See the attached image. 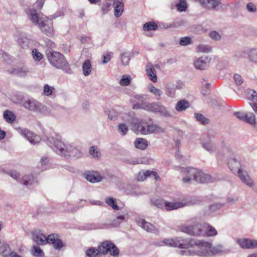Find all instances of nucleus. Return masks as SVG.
Returning a JSON list of instances; mask_svg holds the SVG:
<instances>
[{"label":"nucleus","instance_id":"nucleus-1","mask_svg":"<svg viewBox=\"0 0 257 257\" xmlns=\"http://www.w3.org/2000/svg\"><path fill=\"white\" fill-rule=\"evenodd\" d=\"M154 244L158 246L167 245L184 248V250H180L179 252V253L181 255L210 256L211 243L203 240L192 238L185 239L182 237H177L157 241L154 243Z\"/></svg>","mask_w":257,"mask_h":257},{"label":"nucleus","instance_id":"nucleus-2","mask_svg":"<svg viewBox=\"0 0 257 257\" xmlns=\"http://www.w3.org/2000/svg\"><path fill=\"white\" fill-rule=\"evenodd\" d=\"M47 145L56 154L68 158H79L82 156L80 150L71 144H64L60 136L47 137L43 139Z\"/></svg>","mask_w":257,"mask_h":257},{"label":"nucleus","instance_id":"nucleus-3","mask_svg":"<svg viewBox=\"0 0 257 257\" xmlns=\"http://www.w3.org/2000/svg\"><path fill=\"white\" fill-rule=\"evenodd\" d=\"M28 16L31 22L37 26L45 34L51 36L54 34L52 19H55L58 16H52V19L40 15L34 9H30L27 13Z\"/></svg>","mask_w":257,"mask_h":257},{"label":"nucleus","instance_id":"nucleus-4","mask_svg":"<svg viewBox=\"0 0 257 257\" xmlns=\"http://www.w3.org/2000/svg\"><path fill=\"white\" fill-rule=\"evenodd\" d=\"M23 95L19 94L13 96L12 100L16 103H22V106L30 111L43 114L49 113V110L47 106L34 98H28L23 100Z\"/></svg>","mask_w":257,"mask_h":257},{"label":"nucleus","instance_id":"nucleus-5","mask_svg":"<svg viewBox=\"0 0 257 257\" xmlns=\"http://www.w3.org/2000/svg\"><path fill=\"white\" fill-rule=\"evenodd\" d=\"M181 172L185 176L183 178L184 183H188L192 180L201 183H207L213 181L210 175L204 174L196 168L186 167L181 168Z\"/></svg>","mask_w":257,"mask_h":257},{"label":"nucleus","instance_id":"nucleus-6","mask_svg":"<svg viewBox=\"0 0 257 257\" xmlns=\"http://www.w3.org/2000/svg\"><path fill=\"white\" fill-rule=\"evenodd\" d=\"M46 56L49 63L53 67L61 69L69 74L73 73L69 64L62 54L52 50H47Z\"/></svg>","mask_w":257,"mask_h":257},{"label":"nucleus","instance_id":"nucleus-7","mask_svg":"<svg viewBox=\"0 0 257 257\" xmlns=\"http://www.w3.org/2000/svg\"><path fill=\"white\" fill-rule=\"evenodd\" d=\"M132 124L133 131L137 133H140L142 135L160 134L165 132L163 127L153 123L143 125L137 118L132 119Z\"/></svg>","mask_w":257,"mask_h":257},{"label":"nucleus","instance_id":"nucleus-8","mask_svg":"<svg viewBox=\"0 0 257 257\" xmlns=\"http://www.w3.org/2000/svg\"><path fill=\"white\" fill-rule=\"evenodd\" d=\"M146 111L159 113L165 117L172 115L168 108L159 102H147Z\"/></svg>","mask_w":257,"mask_h":257},{"label":"nucleus","instance_id":"nucleus-9","mask_svg":"<svg viewBox=\"0 0 257 257\" xmlns=\"http://www.w3.org/2000/svg\"><path fill=\"white\" fill-rule=\"evenodd\" d=\"M101 254H106L109 253L111 255L116 257L119 254V250L117 246L110 240H105L98 246Z\"/></svg>","mask_w":257,"mask_h":257},{"label":"nucleus","instance_id":"nucleus-10","mask_svg":"<svg viewBox=\"0 0 257 257\" xmlns=\"http://www.w3.org/2000/svg\"><path fill=\"white\" fill-rule=\"evenodd\" d=\"M180 230L191 236H201L203 234L202 225L199 223H195L193 225H181L179 227Z\"/></svg>","mask_w":257,"mask_h":257},{"label":"nucleus","instance_id":"nucleus-11","mask_svg":"<svg viewBox=\"0 0 257 257\" xmlns=\"http://www.w3.org/2000/svg\"><path fill=\"white\" fill-rule=\"evenodd\" d=\"M16 130L19 133L28 140L29 142L33 145L38 143L41 140L39 136L35 134L26 128L18 127Z\"/></svg>","mask_w":257,"mask_h":257},{"label":"nucleus","instance_id":"nucleus-12","mask_svg":"<svg viewBox=\"0 0 257 257\" xmlns=\"http://www.w3.org/2000/svg\"><path fill=\"white\" fill-rule=\"evenodd\" d=\"M20 182L23 185L27 187H30L34 185L39 184L38 180L36 176L32 174L26 175L22 177Z\"/></svg>","mask_w":257,"mask_h":257},{"label":"nucleus","instance_id":"nucleus-13","mask_svg":"<svg viewBox=\"0 0 257 257\" xmlns=\"http://www.w3.org/2000/svg\"><path fill=\"white\" fill-rule=\"evenodd\" d=\"M137 224L147 232L157 234L159 229L152 224L146 221L145 219L139 218L136 220Z\"/></svg>","mask_w":257,"mask_h":257},{"label":"nucleus","instance_id":"nucleus-14","mask_svg":"<svg viewBox=\"0 0 257 257\" xmlns=\"http://www.w3.org/2000/svg\"><path fill=\"white\" fill-rule=\"evenodd\" d=\"M49 244H52L53 247L56 250H60L64 246V244L62 240L59 238L57 234H51L48 235Z\"/></svg>","mask_w":257,"mask_h":257},{"label":"nucleus","instance_id":"nucleus-15","mask_svg":"<svg viewBox=\"0 0 257 257\" xmlns=\"http://www.w3.org/2000/svg\"><path fill=\"white\" fill-rule=\"evenodd\" d=\"M83 175L87 181L92 183H99L102 181L101 175L97 171H86Z\"/></svg>","mask_w":257,"mask_h":257},{"label":"nucleus","instance_id":"nucleus-16","mask_svg":"<svg viewBox=\"0 0 257 257\" xmlns=\"http://www.w3.org/2000/svg\"><path fill=\"white\" fill-rule=\"evenodd\" d=\"M33 240L37 244L44 245L48 243V236L46 237L41 230H36L32 232Z\"/></svg>","mask_w":257,"mask_h":257},{"label":"nucleus","instance_id":"nucleus-17","mask_svg":"<svg viewBox=\"0 0 257 257\" xmlns=\"http://www.w3.org/2000/svg\"><path fill=\"white\" fill-rule=\"evenodd\" d=\"M200 5L204 8L217 10V7L221 4L220 0H198Z\"/></svg>","mask_w":257,"mask_h":257},{"label":"nucleus","instance_id":"nucleus-18","mask_svg":"<svg viewBox=\"0 0 257 257\" xmlns=\"http://www.w3.org/2000/svg\"><path fill=\"white\" fill-rule=\"evenodd\" d=\"M242 182L244 183L248 187L252 188L254 186V183L251 178L248 175L246 171H243L242 169L237 173Z\"/></svg>","mask_w":257,"mask_h":257},{"label":"nucleus","instance_id":"nucleus-19","mask_svg":"<svg viewBox=\"0 0 257 257\" xmlns=\"http://www.w3.org/2000/svg\"><path fill=\"white\" fill-rule=\"evenodd\" d=\"M209 62L210 59L207 56H202L194 62V66L197 69L204 70L208 66Z\"/></svg>","mask_w":257,"mask_h":257},{"label":"nucleus","instance_id":"nucleus-20","mask_svg":"<svg viewBox=\"0 0 257 257\" xmlns=\"http://www.w3.org/2000/svg\"><path fill=\"white\" fill-rule=\"evenodd\" d=\"M228 166L231 171L234 174H237L241 170V164L239 161L234 157L229 159L228 161Z\"/></svg>","mask_w":257,"mask_h":257},{"label":"nucleus","instance_id":"nucleus-21","mask_svg":"<svg viewBox=\"0 0 257 257\" xmlns=\"http://www.w3.org/2000/svg\"><path fill=\"white\" fill-rule=\"evenodd\" d=\"M151 176L154 177L156 180H157L159 178L158 174L156 172L148 170L139 172L137 175V180L139 181H143L148 177Z\"/></svg>","mask_w":257,"mask_h":257},{"label":"nucleus","instance_id":"nucleus-22","mask_svg":"<svg viewBox=\"0 0 257 257\" xmlns=\"http://www.w3.org/2000/svg\"><path fill=\"white\" fill-rule=\"evenodd\" d=\"M202 147L210 153L212 154L217 151V147L215 144L210 139L203 141L201 142Z\"/></svg>","mask_w":257,"mask_h":257},{"label":"nucleus","instance_id":"nucleus-23","mask_svg":"<svg viewBox=\"0 0 257 257\" xmlns=\"http://www.w3.org/2000/svg\"><path fill=\"white\" fill-rule=\"evenodd\" d=\"M147 74L153 82H156L157 81V76L156 71L154 66L151 64H148L146 66Z\"/></svg>","mask_w":257,"mask_h":257},{"label":"nucleus","instance_id":"nucleus-24","mask_svg":"<svg viewBox=\"0 0 257 257\" xmlns=\"http://www.w3.org/2000/svg\"><path fill=\"white\" fill-rule=\"evenodd\" d=\"M29 69L26 67H18L17 68H13L9 71V73L16 75L20 77H25L29 72Z\"/></svg>","mask_w":257,"mask_h":257},{"label":"nucleus","instance_id":"nucleus-25","mask_svg":"<svg viewBox=\"0 0 257 257\" xmlns=\"http://www.w3.org/2000/svg\"><path fill=\"white\" fill-rule=\"evenodd\" d=\"M210 256L215 255L218 253H228L230 252V249H225L220 244H218L215 246L210 247Z\"/></svg>","mask_w":257,"mask_h":257},{"label":"nucleus","instance_id":"nucleus-26","mask_svg":"<svg viewBox=\"0 0 257 257\" xmlns=\"http://www.w3.org/2000/svg\"><path fill=\"white\" fill-rule=\"evenodd\" d=\"M190 106V103L187 100L181 99L176 103L175 109L178 112H181L186 110Z\"/></svg>","mask_w":257,"mask_h":257},{"label":"nucleus","instance_id":"nucleus-27","mask_svg":"<svg viewBox=\"0 0 257 257\" xmlns=\"http://www.w3.org/2000/svg\"><path fill=\"white\" fill-rule=\"evenodd\" d=\"M187 203H183V202H169L166 201L165 209L167 211H171L178 208H180L182 207L186 206Z\"/></svg>","mask_w":257,"mask_h":257},{"label":"nucleus","instance_id":"nucleus-28","mask_svg":"<svg viewBox=\"0 0 257 257\" xmlns=\"http://www.w3.org/2000/svg\"><path fill=\"white\" fill-rule=\"evenodd\" d=\"M114 6V16L116 18L119 17L123 11V4L121 2L115 0Z\"/></svg>","mask_w":257,"mask_h":257},{"label":"nucleus","instance_id":"nucleus-29","mask_svg":"<svg viewBox=\"0 0 257 257\" xmlns=\"http://www.w3.org/2000/svg\"><path fill=\"white\" fill-rule=\"evenodd\" d=\"M135 147L142 150H145L148 146V142L143 138H138L134 142Z\"/></svg>","mask_w":257,"mask_h":257},{"label":"nucleus","instance_id":"nucleus-30","mask_svg":"<svg viewBox=\"0 0 257 257\" xmlns=\"http://www.w3.org/2000/svg\"><path fill=\"white\" fill-rule=\"evenodd\" d=\"M17 42L22 48L27 49L29 47L30 40L26 37L21 36L18 38Z\"/></svg>","mask_w":257,"mask_h":257},{"label":"nucleus","instance_id":"nucleus-31","mask_svg":"<svg viewBox=\"0 0 257 257\" xmlns=\"http://www.w3.org/2000/svg\"><path fill=\"white\" fill-rule=\"evenodd\" d=\"M92 69V66L90 61L88 59L86 60L82 64L83 74L85 76H88Z\"/></svg>","mask_w":257,"mask_h":257},{"label":"nucleus","instance_id":"nucleus-32","mask_svg":"<svg viewBox=\"0 0 257 257\" xmlns=\"http://www.w3.org/2000/svg\"><path fill=\"white\" fill-rule=\"evenodd\" d=\"M249 48H244L243 49L236 51L235 53L234 57L236 59H241L248 58L249 57Z\"/></svg>","mask_w":257,"mask_h":257},{"label":"nucleus","instance_id":"nucleus-33","mask_svg":"<svg viewBox=\"0 0 257 257\" xmlns=\"http://www.w3.org/2000/svg\"><path fill=\"white\" fill-rule=\"evenodd\" d=\"M185 24V22L182 19H177L173 23L171 24H164L163 26L166 29L170 28H177Z\"/></svg>","mask_w":257,"mask_h":257},{"label":"nucleus","instance_id":"nucleus-34","mask_svg":"<svg viewBox=\"0 0 257 257\" xmlns=\"http://www.w3.org/2000/svg\"><path fill=\"white\" fill-rule=\"evenodd\" d=\"M86 255L87 257H101V253L99 249L91 247L86 250Z\"/></svg>","mask_w":257,"mask_h":257},{"label":"nucleus","instance_id":"nucleus-35","mask_svg":"<svg viewBox=\"0 0 257 257\" xmlns=\"http://www.w3.org/2000/svg\"><path fill=\"white\" fill-rule=\"evenodd\" d=\"M115 0H105L101 8L103 14H106L110 9L111 5H114Z\"/></svg>","mask_w":257,"mask_h":257},{"label":"nucleus","instance_id":"nucleus-36","mask_svg":"<svg viewBox=\"0 0 257 257\" xmlns=\"http://www.w3.org/2000/svg\"><path fill=\"white\" fill-rule=\"evenodd\" d=\"M0 250L2 251V255L4 257L11 256V254L13 252L11 251V248L7 243L3 244L0 247Z\"/></svg>","mask_w":257,"mask_h":257},{"label":"nucleus","instance_id":"nucleus-37","mask_svg":"<svg viewBox=\"0 0 257 257\" xmlns=\"http://www.w3.org/2000/svg\"><path fill=\"white\" fill-rule=\"evenodd\" d=\"M158 28L157 24L153 22H147L143 25V29L145 31H156Z\"/></svg>","mask_w":257,"mask_h":257},{"label":"nucleus","instance_id":"nucleus-38","mask_svg":"<svg viewBox=\"0 0 257 257\" xmlns=\"http://www.w3.org/2000/svg\"><path fill=\"white\" fill-rule=\"evenodd\" d=\"M166 94L171 98L175 96V90L173 85L167 84L165 87Z\"/></svg>","mask_w":257,"mask_h":257},{"label":"nucleus","instance_id":"nucleus-39","mask_svg":"<svg viewBox=\"0 0 257 257\" xmlns=\"http://www.w3.org/2000/svg\"><path fill=\"white\" fill-rule=\"evenodd\" d=\"M105 203L110 206L113 210H118L119 206L116 203V199L113 197H107L105 199Z\"/></svg>","mask_w":257,"mask_h":257},{"label":"nucleus","instance_id":"nucleus-40","mask_svg":"<svg viewBox=\"0 0 257 257\" xmlns=\"http://www.w3.org/2000/svg\"><path fill=\"white\" fill-rule=\"evenodd\" d=\"M90 155L94 159H99L101 157V152L98 148L94 146H91L89 149Z\"/></svg>","mask_w":257,"mask_h":257},{"label":"nucleus","instance_id":"nucleus-41","mask_svg":"<svg viewBox=\"0 0 257 257\" xmlns=\"http://www.w3.org/2000/svg\"><path fill=\"white\" fill-rule=\"evenodd\" d=\"M120 60L123 65H127L131 60V53L128 52L121 53L120 54Z\"/></svg>","mask_w":257,"mask_h":257},{"label":"nucleus","instance_id":"nucleus-42","mask_svg":"<svg viewBox=\"0 0 257 257\" xmlns=\"http://www.w3.org/2000/svg\"><path fill=\"white\" fill-rule=\"evenodd\" d=\"M149 90L155 95L157 100H159L160 99L161 96L163 94V92L160 89L157 88L153 85H151L149 86Z\"/></svg>","mask_w":257,"mask_h":257},{"label":"nucleus","instance_id":"nucleus-43","mask_svg":"<svg viewBox=\"0 0 257 257\" xmlns=\"http://www.w3.org/2000/svg\"><path fill=\"white\" fill-rule=\"evenodd\" d=\"M167 201L162 199H151V202L158 208L163 209L165 208Z\"/></svg>","mask_w":257,"mask_h":257},{"label":"nucleus","instance_id":"nucleus-44","mask_svg":"<svg viewBox=\"0 0 257 257\" xmlns=\"http://www.w3.org/2000/svg\"><path fill=\"white\" fill-rule=\"evenodd\" d=\"M4 117L9 123L13 122L16 119V116L10 111L6 110L4 113Z\"/></svg>","mask_w":257,"mask_h":257},{"label":"nucleus","instance_id":"nucleus-45","mask_svg":"<svg viewBox=\"0 0 257 257\" xmlns=\"http://www.w3.org/2000/svg\"><path fill=\"white\" fill-rule=\"evenodd\" d=\"M249 242L248 238H240L237 240V244L243 249H249Z\"/></svg>","mask_w":257,"mask_h":257},{"label":"nucleus","instance_id":"nucleus-46","mask_svg":"<svg viewBox=\"0 0 257 257\" xmlns=\"http://www.w3.org/2000/svg\"><path fill=\"white\" fill-rule=\"evenodd\" d=\"M248 59L251 62L257 63V48H249Z\"/></svg>","mask_w":257,"mask_h":257},{"label":"nucleus","instance_id":"nucleus-47","mask_svg":"<svg viewBox=\"0 0 257 257\" xmlns=\"http://www.w3.org/2000/svg\"><path fill=\"white\" fill-rule=\"evenodd\" d=\"M194 117L198 121L202 124L205 125L209 122V120L201 113H195Z\"/></svg>","mask_w":257,"mask_h":257},{"label":"nucleus","instance_id":"nucleus-48","mask_svg":"<svg viewBox=\"0 0 257 257\" xmlns=\"http://www.w3.org/2000/svg\"><path fill=\"white\" fill-rule=\"evenodd\" d=\"M233 79L235 84L241 88L244 87V80L242 77L238 74H235L233 76Z\"/></svg>","mask_w":257,"mask_h":257},{"label":"nucleus","instance_id":"nucleus-49","mask_svg":"<svg viewBox=\"0 0 257 257\" xmlns=\"http://www.w3.org/2000/svg\"><path fill=\"white\" fill-rule=\"evenodd\" d=\"M176 6L178 11L181 12L185 11L187 7L186 0H180Z\"/></svg>","mask_w":257,"mask_h":257},{"label":"nucleus","instance_id":"nucleus-50","mask_svg":"<svg viewBox=\"0 0 257 257\" xmlns=\"http://www.w3.org/2000/svg\"><path fill=\"white\" fill-rule=\"evenodd\" d=\"M244 121L251 124H254L256 123L255 115L252 112H249L246 114Z\"/></svg>","mask_w":257,"mask_h":257},{"label":"nucleus","instance_id":"nucleus-51","mask_svg":"<svg viewBox=\"0 0 257 257\" xmlns=\"http://www.w3.org/2000/svg\"><path fill=\"white\" fill-rule=\"evenodd\" d=\"M32 254L37 257H42L44 256V253L42 249L39 247L37 246H34L32 249Z\"/></svg>","mask_w":257,"mask_h":257},{"label":"nucleus","instance_id":"nucleus-52","mask_svg":"<svg viewBox=\"0 0 257 257\" xmlns=\"http://www.w3.org/2000/svg\"><path fill=\"white\" fill-rule=\"evenodd\" d=\"M108 118L111 120H115L117 119V113L113 109L107 110L105 111Z\"/></svg>","mask_w":257,"mask_h":257},{"label":"nucleus","instance_id":"nucleus-53","mask_svg":"<svg viewBox=\"0 0 257 257\" xmlns=\"http://www.w3.org/2000/svg\"><path fill=\"white\" fill-rule=\"evenodd\" d=\"M32 54L33 59L36 61H40L43 58V55L37 49L33 50Z\"/></svg>","mask_w":257,"mask_h":257},{"label":"nucleus","instance_id":"nucleus-54","mask_svg":"<svg viewBox=\"0 0 257 257\" xmlns=\"http://www.w3.org/2000/svg\"><path fill=\"white\" fill-rule=\"evenodd\" d=\"M131 82V77L129 75H123L121 79L120 80L119 84L121 86H127Z\"/></svg>","mask_w":257,"mask_h":257},{"label":"nucleus","instance_id":"nucleus-55","mask_svg":"<svg viewBox=\"0 0 257 257\" xmlns=\"http://www.w3.org/2000/svg\"><path fill=\"white\" fill-rule=\"evenodd\" d=\"M64 207H66L65 210L67 212H75L79 209L77 206L69 204L68 202L64 203Z\"/></svg>","mask_w":257,"mask_h":257},{"label":"nucleus","instance_id":"nucleus-56","mask_svg":"<svg viewBox=\"0 0 257 257\" xmlns=\"http://www.w3.org/2000/svg\"><path fill=\"white\" fill-rule=\"evenodd\" d=\"M248 99L252 101H257V92L253 90H249L247 93Z\"/></svg>","mask_w":257,"mask_h":257},{"label":"nucleus","instance_id":"nucleus-57","mask_svg":"<svg viewBox=\"0 0 257 257\" xmlns=\"http://www.w3.org/2000/svg\"><path fill=\"white\" fill-rule=\"evenodd\" d=\"M217 233V231L213 226L208 225L206 228V234L207 236H214Z\"/></svg>","mask_w":257,"mask_h":257},{"label":"nucleus","instance_id":"nucleus-58","mask_svg":"<svg viewBox=\"0 0 257 257\" xmlns=\"http://www.w3.org/2000/svg\"><path fill=\"white\" fill-rule=\"evenodd\" d=\"M118 131L122 135H125L128 132V127L124 123H120L118 126Z\"/></svg>","mask_w":257,"mask_h":257},{"label":"nucleus","instance_id":"nucleus-59","mask_svg":"<svg viewBox=\"0 0 257 257\" xmlns=\"http://www.w3.org/2000/svg\"><path fill=\"white\" fill-rule=\"evenodd\" d=\"M197 51L200 52L207 53L211 50L210 47L205 45H200L197 47Z\"/></svg>","mask_w":257,"mask_h":257},{"label":"nucleus","instance_id":"nucleus-60","mask_svg":"<svg viewBox=\"0 0 257 257\" xmlns=\"http://www.w3.org/2000/svg\"><path fill=\"white\" fill-rule=\"evenodd\" d=\"M192 40L189 37H182L180 39L179 44L182 46H186L191 44Z\"/></svg>","mask_w":257,"mask_h":257},{"label":"nucleus","instance_id":"nucleus-61","mask_svg":"<svg viewBox=\"0 0 257 257\" xmlns=\"http://www.w3.org/2000/svg\"><path fill=\"white\" fill-rule=\"evenodd\" d=\"M53 90L54 88L48 84H45L44 86V94L45 95L49 96L51 95Z\"/></svg>","mask_w":257,"mask_h":257},{"label":"nucleus","instance_id":"nucleus-62","mask_svg":"<svg viewBox=\"0 0 257 257\" xmlns=\"http://www.w3.org/2000/svg\"><path fill=\"white\" fill-rule=\"evenodd\" d=\"M147 107V102H142L141 103H137L134 104L133 106V109H143L145 110H146Z\"/></svg>","mask_w":257,"mask_h":257},{"label":"nucleus","instance_id":"nucleus-63","mask_svg":"<svg viewBox=\"0 0 257 257\" xmlns=\"http://www.w3.org/2000/svg\"><path fill=\"white\" fill-rule=\"evenodd\" d=\"M101 178H102V180H105L109 182L112 180L113 178V175L109 172H105L102 173V175H101Z\"/></svg>","mask_w":257,"mask_h":257},{"label":"nucleus","instance_id":"nucleus-64","mask_svg":"<svg viewBox=\"0 0 257 257\" xmlns=\"http://www.w3.org/2000/svg\"><path fill=\"white\" fill-rule=\"evenodd\" d=\"M209 36L212 39L215 41H219L221 38L219 33L215 31L210 32L209 33Z\"/></svg>","mask_w":257,"mask_h":257}]
</instances>
